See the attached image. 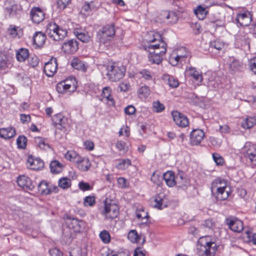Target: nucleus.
Returning a JSON list of instances; mask_svg holds the SVG:
<instances>
[{
	"label": "nucleus",
	"mask_w": 256,
	"mask_h": 256,
	"mask_svg": "<svg viewBox=\"0 0 256 256\" xmlns=\"http://www.w3.org/2000/svg\"><path fill=\"white\" fill-rule=\"evenodd\" d=\"M72 66L75 69L85 71L86 66L84 62L78 58H74L71 62Z\"/></svg>",
	"instance_id": "obj_38"
},
{
	"label": "nucleus",
	"mask_w": 256,
	"mask_h": 256,
	"mask_svg": "<svg viewBox=\"0 0 256 256\" xmlns=\"http://www.w3.org/2000/svg\"><path fill=\"white\" fill-rule=\"evenodd\" d=\"M78 186L83 191L90 190L92 189V188L88 183L84 182H80L78 184Z\"/></svg>",
	"instance_id": "obj_61"
},
{
	"label": "nucleus",
	"mask_w": 256,
	"mask_h": 256,
	"mask_svg": "<svg viewBox=\"0 0 256 256\" xmlns=\"http://www.w3.org/2000/svg\"><path fill=\"white\" fill-rule=\"evenodd\" d=\"M162 14L166 16L164 22L174 24L178 20V17L174 12L164 11L162 12Z\"/></svg>",
	"instance_id": "obj_30"
},
{
	"label": "nucleus",
	"mask_w": 256,
	"mask_h": 256,
	"mask_svg": "<svg viewBox=\"0 0 256 256\" xmlns=\"http://www.w3.org/2000/svg\"><path fill=\"white\" fill-rule=\"evenodd\" d=\"M130 87V85L129 83L126 80L121 82L119 85L120 90L124 92H126L129 89Z\"/></svg>",
	"instance_id": "obj_60"
},
{
	"label": "nucleus",
	"mask_w": 256,
	"mask_h": 256,
	"mask_svg": "<svg viewBox=\"0 0 256 256\" xmlns=\"http://www.w3.org/2000/svg\"><path fill=\"white\" fill-rule=\"evenodd\" d=\"M166 44L162 40L161 36L155 31L145 34V51L148 52V60L152 64H159L166 53Z\"/></svg>",
	"instance_id": "obj_1"
},
{
	"label": "nucleus",
	"mask_w": 256,
	"mask_h": 256,
	"mask_svg": "<svg viewBox=\"0 0 256 256\" xmlns=\"http://www.w3.org/2000/svg\"><path fill=\"white\" fill-rule=\"evenodd\" d=\"M17 182L23 189L32 190L34 188L30 179L25 176H20L18 178Z\"/></svg>",
	"instance_id": "obj_20"
},
{
	"label": "nucleus",
	"mask_w": 256,
	"mask_h": 256,
	"mask_svg": "<svg viewBox=\"0 0 256 256\" xmlns=\"http://www.w3.org/2000/svg\"><path fill=\"white\" fill-rule=\"evenodd\" d=\"M204 136V132L202 130H194L190 134V142L194 145H198L203 140Z\"/></svg>",
	"instance_id": "obj_19"
},
{
	"label": "nucleus",
	"mask_w": 256,
	"mask_h": 256,
	"mask_svg": "<svg viewBox=\"0 0 256 256\" xmlns=\"http://www.w3.org/2000/svg\"><path fill=\"white\" fill-rule=\"evenodd\" d=\"M169 62L172 66H176L183 61L179 58L176 52L174 50L169 58Z\"/></svg>",
	"instance_id": "obj_44"
},
{
	"label": "nucleus",
	"mask_w": 256,
	"mask_h": 256,
	"mask_svg": "<svg viewBox=\"0 0 256 256\" xmlns=\"http://www.w3.org/2000/svg\"><path fill=\"white\" fill-rule=\"evenodd\" d=\"M26 164L28 168L32 170H39L44 166V162L40 158L32 156H28Z\"/></svg>",
	"instance_id": "obj_13"
},
{
	"label": "nucleus",
	"mask_w": 256,
	"mask_h": 256,
	"mask_svg": "<svg viewBox=\"0 0 256 256\" xmlns=\"http://www.w3.org/2000/svg\"><path fill=\"white\" fill-rule=\"evenodd\" d=\"M176 186L178 188H184L188 184V180L186 178L184 173L182 171H178L176 176Z\"/></svg>",
	"instance_id": "obj_21"
},
{
	"label": "nucleus",
	"mask_w": 256,
	"mask_h": 256,
	"mask_svg": "<svg viewBox=\"0 0 256 256\" xmlns=\"http://www.w3.org/2000/svg\"><path fill=\"white\" fill-rule=\"evenodd\" d=\"M227 224L230 228L235 232H240L244 228L242 222L236 218L228 219Z\"/></svg>",
	"instance_id": "obj_18"
},
{
	"label": "nucleus",
	"mask_w": 256,
	"mask_h": 256,
	"mask_svg": "<svg viewBox=\"0 0 256 256\" xmlns=\"http://www.w3.org/2000/svg\"><path fill=\"white\" fill-rule=\"evenodd\" d=\"M206 9L202 6H198L195 10L194 14L200 20H203L206 14Z\"/></svg>",
	"instance_id": "obj_47"
},
{
	"label": "nucleus",
	"mask_w": 256,
	"mask_h": 256,
	"mask_svg": "<svg viewBox=\"0 0 256 256\" xmlns=\"http://www.w3.org/2000/svg\"><path fill=\"white\" fill-rule=\"evenodd\" d=\"M135 112V108L132 105L128 106L124 108V112L126 114H132Z\"/></svg>",
	"instance_id": "obj_64"
},
{
	"label": "nucleus",
	"mask_w": 256,
	"mask_h": 256,
	"mask_svg": "<svg viewBox=\"0 0 256 256\" xmlns=\"http://www.w3.org/2000/svg\"><path fill=\"white\" fill-rule=\"evenodd\" d=\"M76 164L77 168L80 170L84 172L87 171L91 166L88 158L81 156H80Z\"/></svg>",
	"instance_id": "obj_26"
},
{
	"label": "nucleus",
	"mask_w": 256,
	"mask_h": 256,
	"mask_svg": "<svg viewBox=\"0 0 256 256\" xmlns=\"http://www.w3.org/2000/svg\"><path fill=\"white\" fill-rule=\"evenodd\" d=\"M29 56V52L28 50L24 48L19 49L16 54V58L17 60L20 62H23L28 58Z\"/></svg>",
	"instance_id": "obj_33"
},
{
	"label": "nucleus",
	"mask_w": 256,
	"mask_h": 256,
	"mask_svg": "<svg viewBox=\"0 0 256 256\" xmlns=\"http://www.w3.org/2000/svg\"><path fill=\"white\" fill-rule=\"evenodd\" d=\"M174 51L178 56L179 58L183 62L184 61L186 58H188L190 56V52L186 48L180 47L174 50Z\"/></svg>",
	"instance_id": "obj_32"
},
{
	"label": "nucleus",
	"mask_w": 256,
	"mask_h": 256,
	"mask_svg": "<svg viewBox=\"0 0 256 256\" xmlns=\"http://www.w3.org/2000/svg\"><path fill=\"white\" fill-rule=\"evenodd\" d=\"M210 144L215 148H219L222 144V140L220 138L212 136L209 138Z\"/></svg>",
	"instance_id": "obj_51"
},
{
	"label": "nucleus",
	"mask_w": 256,
	"mask_h": 256,
	"mask_svg": "<svg viewBox=\"0 0 256 256\" xmlns=\"http://www.w3.org/2000/svg\"><path fill=\"white\" fill-rule=\"evenodd\" d=\"M162 178L168 187L171 188L176 186V176L174 172L167 171L162 174Z\"/></svg>",
	"instance_id": "obj_23"
},
{
	"label": "nucleus",
	"mask_w": 256,
	"mask_h": 256,
	"mask_svg": "<svg viewBox=\"0 0 256 256\" xmlns=\"http://www.w3.org/2000/svg\"><path fill=\"white\" fill-rule=\"evenodd\" d=\"M64 82L67 84H70V91H75L76 88V82L74 78H69L64 80Z\"/></svg>",
	"instance_id": "obj_52"
},
{
	"label": "nucleus",
	"mask_w": 256,
	"mask_h": 256,
	"mask_svg": "<svg viewBox=\"0 0 256 256\" xmlns=\"http://www.w3.org/2000/svg\"><path fill=\"white\" fill-rule=\"evenodd\" d=\"M8 67V60L6 54L0 52V70H3Z\"/></svg>",
	"instance_id": "obj_48"
},
{
	"label": "nucleus",
	"mask_w": 256,
	"mask_h": 256,
	"mask_svg": "<svg viewBox=\"0 0 256 256\" xmlns=\"http://www.w3.org/2000/svg\"><path fill=\"white\" fill-rule=\"evenodd\" d=\"M252 20V15L248 12L239 14L237 15L236 20L242 26H248Z\"/></svg>",
	"instance_id": "obj_17"
},
{
	"label": "nucleus",
	"mask_w": 256,
	"mask_h": 256,
	"mask_svg": "<svg viewBox=\"0 0 256 256\" xmlns=\"http://www.w3.org/2000/svg\"><path fill=\"white\" fill-rule=\"evenodd\" d=\"M71 0H58V5L61 9H64L70 4Z\"/></svg>",
	"instance_id": "obj_62"
},
{
	"label": "nucleus",
	"mask_w": 256,
	"mask_h": 256,
	"mask_svg": "<svg viewBox=\"0 0 256 256\" xmlns=\"http://www.w3.org/2000/svg\"><path fill=\"white\" fill-rule=\"evenodd\" d=\"M212 158L214 162L218 165L222 166L224 162V158L218 154L214 153L212 154Z\"/></svg>",
	"instance_id": "obj_54"
},
{
	"label": "nucleus",
	"mask_w": 256,
	"mask_h": 256,
	"mask_svg": "<svg viewBox=\"0 0 256 256\" xmlns=\"http://www.w3.org/2000/svg\"><path fill=\"white\" fill-rule=\"evenodd\" d=\"M51 256H61L62 252L56 248H51L49 251Z\"/></svg>",
	"instance_id": "obj_63"
},
{
	"label": "nucleus",
	"mask_w": 256,
	"mask_h": 256,
	"mask_svg": "<svg viewBox=\"0 0 256 256\" xmlns=\"http://www.w3.org/2000/svg\"><path fill=\"white\" fill-rule=\"evenodd\" d=\"M162 78L172 88H176L178 86V80L168 74H164Z\"/></svg>",
	"instance_id": "obj_35"
},
{
	"label": "nucleus",
	"mask_w": 256,
	"mask_h": 256,
	"mask_svg": "<svg viewBox=\"0 0 256 256\" xmlns=\"http://www.w3.org/2000/svg\"><path fill=\"white\" fill-rule=\"evenodd\" d=\"M70 180L66 178H61L58 181V186L64 189L70 187Z\"/></svg>",
	"instance_id": "obj_49"
},
{
	"label": "nucleus",
	"mask_w": 256,
	"mask_h": 256,
	"mask_svg": "<svg viewBox=\"0 0 256 256\" xmlns=\"http://www.w3.org/2000/svg\"><path fill=\"white\" fill-rule=\"evenodd\" d=\"M84 204L86 206H92L95 204L94 197L92 196H86L84 199Z\"/></svg>",
	"instance_id": "obj_55"
},
{
	"label": "nucleus",
	"mask_w": 256,
	"mask_h": 256,
	"mask_svg": "<svg viewBox=\"0 0 256 256\" xmlns=\"http://www.w3.org/2000/svg\"><path fill=\"white\" fill-rule=\"evenodd\" d=\"M209 237L201 238L200 242L201 244L198 248L199 255L210 256L214 254L216 251V245L214 242H209Z\"/></svg>",
	"instance_id": "obj_5"
},
{
	"label": "nucleus",
	"mask_w": 256,
	"mask_h": 256,
	"mask_svg": "<svg viewBox=\"0 0 256 256\" xmlns=\"http://www.w3.org/2000/svg\"><path fill=\"white\" fill-rule=\"evenodd\" d=\"M165 194L160 192L157 194L151 199V204L154 208L162 210L166 206V198Z\"/></svg>",
	"instance_id": "obj_10"
},
{
	"label": "nucleus",
	"mask_w": 256,
	"mask_h": 256,
	"mask_svg": "<svg viewBox=\"0 0 256 256\" xmlns=\"http://www.w3.org/2000/svg\"><path fill=\"white\" fill-rule=\"evenodd\" d=\"M5 12L10 16H14L18 10V6L14 0H6L4 4Z\"/></svg>",
	"instance_id": "obj_15"
},
{
	"label": "nucleus",
	"mask_w": 256,
	"mask_h": 256,
	"mask_svg": "<svg viewBox=\"0 0 256 256\" xmlns=\"http://www.w3.org/2000/svg\"><path fill=\"white\" fill-rule=\"evenodd\" d=\"M187 74L192 78L198 83H200L202 80V72L197 70L195 68L190 66L186 69Z\"/></svg>",
	"instance_id": "obj_22"
},
{
	"label": "nucleus",
	"mask_w": 256,
	"mask_h": 256,
	"mask_svg": "<svg viewBox=\"0 0 256 256\" xmlns=\"http://www.w3.org/2000/svg\"><path fill=\"white\" fill-rule=\"evenodd\" d=\"M249 67L251 71L256 74V56L250 60Z\"/></svg>",
	"instance_id": "obj_59"
},
{
	"label": "nucleus",
	"mask_w": 256,
	"mask_h": 256,
	"mask_svg": "<svg viewBox=\"0 0 256 256\" xmlns=\"http://www.w3.org/2000/svg\"><path fill=\"white\" fill-rule=\"evenodd\" d=\"M242 152L254 164L256 165V146L250 142L245 144Z\"/></svg>",
	"instance_id": "obj_7"
},
{
	"label": "nucleus",
	"mask_w": 256,
	"mask_h": 256,
	"mask_svg": "<svg viewBox=\"0 0 256 256\" xmlns=\"http://www.w3.org/2000/svg\"><path fill=\"white\" fill-rule=\"evenodd\" d=\"M116 147L119 150L122 151L124 152L128 150V147L126 146V143L121 140L118 141L116 142Z\"/></svg>",
	"instance_id": "obj_56"
},
{
	"label": "nucleus",
	"mask_w": 256,
	"mask_h": 256,
	"mask_svg": "<svg viewBox=\"0 0 256 256\" xmlns=\"http://www.w3.org/2000/svg\"><path fill=\"white\" fill-rule=\"evenodd\" d=\"M210 48H212L216 49L218 51L223 50L226 47V44L222 40H216L214 41L210 42Z\"/></svg>",
	"instance_id": "obj_34"
},
{
	"label": "nucleus",
	"mask_w": 256,
	"mask_h": 256,
	"mask_svg": "<svg viewBox=\"0 0 256 256\" xmlns=\"http://www.w3.org/2000/svg\"><path fill=\"white\" fill-rule=\"evenodd\" d=\"M152 109L154 112L160 113L164 111L165 106L160 101L156 100L152 102Z\"/></svg>",
	"instance_id": "obj_46"
},
{
	"label": "nucleus",
	"mask_w": 256,
	"mask_h": 256,
	"mask_svg": "<svg viewBox=\"0 0 256 256\" xmlns=\"http://www.w3.org/2000/svg\"><path fill=\"white\" fill-rule=\"evenodd\" d=\"M243 68V65L242 62L236 59H233L230 63L229 70L231 72L234 73L241 71Z\"/></svg>",
	"instance_id": "obj_31"
},
{
	"label": "nucleus",
	"mask_w": 256,
	"mask_h": 256,
	"mask_svg": "<svg viewBox=\"0 0 256 256\" xmlns=\"http://www.w3.org/2000/svg\"><path fill=\"white\" fill-rule=\"evenodd\" d=\"M46 34L41 32H36L33 36L34 44L38 47L42 46L45 42Z\"/></svg>",
	"instance_id": "obj_25"
},
{
	"label": "nucleus",
	"mask_w": 256,
	"mask_h": 256,
	"mask_svg": "<svg viewBox=\"0 0 256 256\" xmlns=\"http://www.w3.org/2000/svg\"><path fill=\"white\" fill-rule=\"evenodd\" d=\"M128 238L132 242L136 243L140 238L136 230H130L128 234Z\"/></svg>",
	"instance_id": "obj_45"
},
{
	"label": "nucleus",
	"mask_w": 256,
	"mask_h": 256,
	"mask_svg": "<svg viewBox=\"0 0 256 256\" xmlns=\"http://www.w3.org/2000/svg\"><path fill=\"white\" fill-rule=\"evenodd\" d=\"M38 188L39 192L43 194H48L52 192L51 189L48 188L47 183L44 181L39 184Z\"/></svg>",
	"instance_id": "obj_42"
},
{
	"label": "nucleus",
	"mask_w": 256,
	"mask_h": 256,
	"mask_svg": "<svg viewBox=\"0 0 256 256\" xmlns=\"http://www.w3.org/2000/svg\"><path fill=\"white\" fill-rule=\"evenodd\" d=\"M56 90L59 93L64 94L68 92H71L70 84H67L64 81L58 84L56 86Z\"/></svg>",
	"instance_id": "obj_40"
},
{
	"label": "nucleus",
	"mask_w": 256,
	"mask_h": 256,
	"mask_svg": "<svg viewBox=\"0 0 256 256\" xmlns=\"http://www.w3.org/2000/svg\"><path fill=\"white\" fill-rule=\"evenodd\" d=\"M30 16L32 22L38 24L44 20L45 14L40 8L34 7L30 10Z\"/></svg>",
	"instance_id": "obj_12"
},
{
	"label": "nucleus",
	"mask_w": 256,
	"mask_h": 256,
	"mask_svg": "<svg viewBox=\"0 0 256 256\" xmlns=\"http://www.w3.org/2000/svg\"><path fill=\"white\" fill-rule=\"evenodd\" d=\"M74 34L76 38L83 42H88L92 40L90 34L84 30H74Z\"/></svg>",
	"instance_id": "obj_24"
},
{
	"label": "nucleus",
	"mask_w": 256,
	"mask_h": 256,
	"mask_svg": "<svg viewBox=\"0 0 256 256\" xmlns=\"http://www.w3.org/2000/svg\"><path fill=\"white\" fill-rule=\"evenodd\" d=\"M118 183L120 188H125L128 187V182L124 178H119L118 179Z\"/></svg>",
	"instance_id": "obj_57"
},
{
	"label": "nucleus",
	"mask_w": 256,
	"mask_h": 256,
	"mask_svg": "<svg viewBox=\"0 0 256 256\" xmlns=\"http://www.w3.org/2000/svg\"><path fill=\"white\" fill-rule=\"evenodd\" d=\"M112 90L110 87L106 86L103 88L102 96L106 98L109 106H114V101L111 96Z\"/></svg>",
	"instance_id": "obj_29"
},
{
	"label": "nucleus",
	"mask_w": 256,
	"mask_h": 256,
	"mask_svg": "<svg viewBox=\"0 0 256 256\" xmlns=\"http://www.w3.org/2000/svg\"><path fill=\"white\" fill-rule=\"evenodd\" d=\"M211 191L218 200H224L228 198L230 193V188L228 186L226 182L218 178L212 183Z\"/></svg>",
	"instance_id": "obj_2"
},
{
	"label": "nucleus",
	"mask_w": 256,
	"mask_h": 256,
	"mask_svg": "<svg viewBox=\"0 0 256 256\" xmlns=\"http://www.w3.org/2000/svg\"><path fill=\"white\" fill-rule=\"evenodd\" d=\"M119 213L118 205L114 204H106L102 214L106 219H114L116 218Z\"/></svg>",
	"instance_id": "obj_8"
},
{
	"label": "nucleus",
	"mask_w": 256,
	"mask_h": 256,
	"mask_svg": "<svg viewBox=\"0 0 256 256\" xmlns=\"http://www.w3.org/2000/svg\"><path fill=\"white\" fill-rule=\"evenodd\" d=\"M57 62L56 58H52L50 61L46 63L44 67L45 74L48 76H52L57 70Z\"/></svg>",
	"instance_id": "obj_16"
},
{
	"label": "nucleus",
	"mask_w": 256,
	"mask_h": 256,
	"mask_svg": "<svg viewBox=\"0 0 256 256\" xmlns=\"http://www.w3.org/2000/svg\"><path fill=\"white\" fill-rule=\"evenodd\" d=\"M15 130L11 127L0 129V136L4 139H8L15 136Z\"/></svg>",
	"instance_id": "obj_28"
},
{
	"label": "nucleus",
	"mask_w": 256,
	"mask_h": 256,
	"mask_svg": "<svg viewBox=\"0 0 256 256\" xmlns=\"http://www.w3.org/2000/svg\"><path fill=\"white\" fill-rule=\"evenodd\" d=\"M50 171L53 174L60 172L63 168V165L58 160H54L50 164Z\"/></svg>",
	"instance_id": "obj_36"
},
{
	"label": "nucleus",
	"mask_w": 256,
	"mask_h": 256,
	"mask_svg": "<svg viewBox=\"0 0 256 256\" xmlns=\"http://www.w3.org/2000/svg\"><path fill=\"white\" fill-rule=\"evenodd\" d=\"M53 125L60 130L65 129L68 126V119L62 114H57L52 117Z\"/></svg>",
	"instance_id": "obj_9"
},
{
	"label": "nucleus",
	"mask_w": 256,
	"mask_h": 256,
	"mask_svg": "<svg viewBox=\"0 0 256 256\" xmlns=\"http://www.w3.org/2000/svg\"><path fill=\"white\" fill-rule=\"evenodd\" d=\"M6 34L10 38H20L21 30L14 25H10L7 29Z\"/></svg>",
	"instance_id": "obj_27"
},
{
	"label": "nucleus",
	"mask_w": 256,
	"mask_h": 256,
	"mask_svg": "<svg viewBox=\"0 0 256 256\" xmlns=\"http://www.w3.org/2000/svg\"><path fill=\"white\" fill-rule=\"evenodd\" d=\"M256 124V119L253 117H248L242 122V126L245 129L252 128Z\"/></svg>",
	"instance_id": "obj_39"
},
{
	"label": "nucleus",
	"mask_w": 256,
	"mask_h": 256,
	"mask_svg": "<svg viewBox=\"0 0 256 256\" xmlns=\"http://www.w3.org/2000/svg\"><path fill=\"white\" fill-rule=\"evenodd\" d=\"M26 142L27 139L26 136H19L16 140L18 148L22 149L25 148L26 147Z\"/></svg>",
	"instance_id": "obj_50"
},
{
	"label": "nucleus",
	"mask_w": 256,
	"mask_h": 256,
	"mask_svg": "<svg viewBox=\"0 0 256 256\" xmlns=\"http://www.w3.org/2000/svg\"><path fill=\"white\" fill-rule=\"evenodd\" d=\"M100 237L104 243H108L110 242V235L106 230L102 231L100 234Z\"/></svg>",
	"instance_id": "obj_53"
},
{
	"label": "nucleus",
	"mask_w": 256,
	"mask_h": 256,
	"mask_svg": "<svg viewBox=\"0 0 256 256\" xmlns=\"http://www.w3.org/2000/svg\"><path fill=\"white\" fill-rule=\"evenodd\" d=\"M65 158L66 160L76 164L80 156L76 152L70 150L66 154Z\"/></svg>",
	"instance_id": "obj_41"
},
{
	"label": "nucleus",
	"mask_w": 256,
	"mask_h": 256,
	"mask_svg": "<svg viewBox=\"0 0 256 256\" xmlns=\"http://www.w3.org/2000/svg\"><path fill=\"white\" fill-rule=\"evenodd\" d=\"M62 48L65 53L73 54L78 48V42L74 39L68 40L62 44Z\"/></svg>",
	"instance_id": "obj_14"
},
{
	"label": "nucleus",
	"mask_w": 256,
	"mask_h": 256,
	"mask_svg": "<svg viewBox=\"0 0 256 256\" xmlns=\"http://www.w3.org/2000/svg\"><path fill=\"white\" fill-rule=\"evenodd\" d=\"M172 118L175 124L178 126L185 128L188 124V120L186 116L178 111H173L172 112Z\"/></svg>",
	"instance_id": "obj_11"
},
{
	"label": "nucleus",
	"mask_w": 256,
	"mask_h": 256,
	"mask_svg": "<svg viewBox=\"0 0 256 256\" xmlns=\"http://www.w3.org/2000/svg\"><path fill=\"white\" fill-rule=\"evenodd\" d=\"M34 140L36 144L40 148L46 150L50 148V145L46 138L42 137H36Z\"/></svg>",
	"instance_id": "obj_37"
},
{
	"label": "nucleus",
	"mask_w": 256,
	"mask_h": 256,
	"mask_svg": "<svg viewBox=\"0 0 256 256\" xmlns=\"http://www.w3.org/2000/svg\"><path fill=\"white\" fill-rule=\"evenodd\" d=\"M70 228H68L64 230L63 238L64 240L66 241V242H70L72 240V236L70 234Z\"/></svg>",
	"instance_id": "obj_58"
},
{
	"label": "nucleus",
	"mask_w": 256,
	"mask_h": 256,
	"mask_svg": "<svg viewBox=\"0 0 256 256\" xmlns=\"http://www.w3.org/2000/svg\"><path fill=\"white\" fill-rule=\"evenodd\" d=\"M106 76L112 82L118 81L125 74L126 68L119 62H110L106 66Z\"/></svg>",
	"instance_id": "obj_3"
},
{
	"label": "nucleus",
	"mask_w": 256,
	"mask_h": 256,
	"mask_svg": "<svg viewBox=\"0 0 256 256\" xmlns=\"http://www.w3.org/2000/svg\"><path fill=\"white\" fill-rule=\"evenodd\" d=\"M118 162L116 166V168L120 170H124L127 168L131 164V160L130 159H122L118 160Z\"/></svg>",
	"instance_id": "obj_43"
},
{
	"label": "nucleus",
	"mask_w": 256,
	"mask_h": 256,
	"mask_svg": "<svg viewBox=\"0 0 256 256\" xmlns=\"http://www.w3.org/2000/svg\"><path fill=\"white\" fill-rule=\"evenodd\" d=\"M115 34L113 25H108L100 30L96 34L97 40L102 44H105L110 40Z\"/></svg>",
	"instance_id": "obj_6"
},
{
	"label": "nucleus",
	"mask_w": 256,
	"mask_h": 256,
	"mask_svg": "<svg viewBox=\"0 0 256 256\" xmlns=\"http://www.w3.org/2000/svg\"><path fill=\"white\" fill-rule=\"evenodd\" d=\"M46 34L54 40H60L66 36L67 32L60 28L55 22H50L46 26Z\"/></svg>",
	"instance_id": "obj_4"
}]
</instances>
